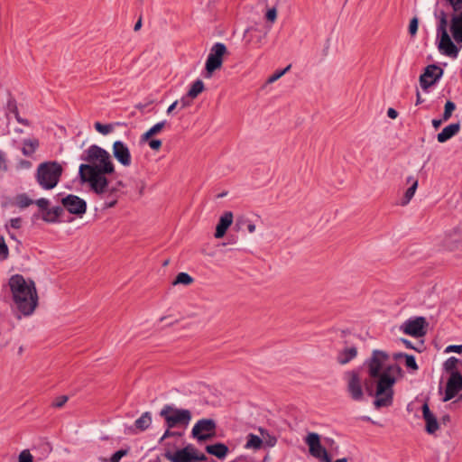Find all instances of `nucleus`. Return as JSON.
I'll return each instance as SVG.
<instances>
[{"instance_id":"obj_1","label":"nucleus","mask_w":462,"mask_h":462,"mask_svg":"<svg viewBox=\"0 0 462 462\" xmlns=\"http://www.w3.org/2000/svg\"><path fill=\"white\" fill-rule=\"evenodd\" d=\"M86 162L79 169V175L83 183H88L95 193L103 195L107 191L108 180L106 175L116 171L110 153L104 148L92 144L81 154Z\"/></svg>"},{"instance_id":"obj_2","label":"nucleus","mask_w":462,"mask_h":462,"mask_svg":"<svg viewBox=\"0 0 462 462\" xmlns=\"http://www.w3.org/2000/svg\"><path fill=\"white\" fill-rule=\"evenodd\" d=\"M389 359V355L383 350H374L372 356L365 365L368 368V374L372 378H377L376 399L374 405L377 408L390 406L393 402V386L395 383V374H402V368L398 365L387 366L383 372L382 369L385 362Z\"/></svg>"},{"instance_id":"obj_3","label":"nucleus","mask_w":462,"mask_h":462,"mask_svg":"<svg viewBox=\"0 0 462 462\" xmlns=\"http://www.w3.org/2000/svg\"><path fill=\"white\" fill-rule=\"evenodd\" d=\"M16 310L23 316L32 315L38 305V294L32 281H26L23 275L11 276L8 282Z\"/></svg>"},{"instance_id":"obj_4","label":"nucleus","mask_w":462,"mask_h":462,"mask_svg":"<svg viewBox=\"0 0 462 462\" xmlns=\"http://www.w3.org/2000/svg\"><path fill=\"white\" fill-rule=\"evenodd\" d=\"M62 172L63 168L58 162H44L38 165L35 178L42 189L49 190L57 186Z\"/></svg>"},{"instance_id":"obj_5","label":"nucleus","mask_w":462,"mask_h":462,"mask_svg":"<svg viewBox=\"0 0 462 462\" xmlns=\"http://www.w3.org/2000/svg\"><path fill=\"white\" fill-rule=\"evenodd\" d=\"M160 416L164 419L168 429L178 426L187 427L191 420V412L187 409H178L171 404H166L160 411Z\"/></svg>"},{"instance_id":"obj_6","label":"nucleus","mask_w":462,"mask_h":462,"mask_svg":"<svg viewBox=\"0 0 462 462\" xmlns=\"http://www.w3.org/2000/svg\"><path fill=\"white\" fill-rule=\"evenodd\" d=\"M226 53V47L222 42L215 43L207 58L205 69L207 79H210L215 70L219 69L223 64V56Z\"/></svg>"},{"instance_id":"obj_7","label":"nucleus","mask_w":462,"mask_h":462,"mask_svg":"<svg viewBox=\"0 0 462 462\" xmlns=\"http://www.w3.org/2000/svg\"><path fill=\"white\" fill-rule=\"evenodd\" d=\"M164 457L171 462H199L207 459L203 453H199L192 446H187L175 453L166 452Z\"/></svg>"},{"instance_id":"obj_8","label":"nucleus","mask_w":462,"mask_h":462,"mask_svg":"<svg viewBox=\"0 0 462 462\" xmlns=\"http://www.w3.org/2000/svg\"><path fill=\"white\" fill-rule=\"evenodd\" d=\"M305 442L309 447L310 454L322 462H331L327 449L321 445L320 436L316 432H310L305 438Z\"/></svg>"},{"instance_id":"obj_9","label":"nucleus","mask_w":462,"mask_h":462,"mask_svg":"<svg viewBox=\"0 0 462 462\" xmlns=\"http://www.w3.org/2000/svg\"><path fill=\"white\" fill-rule=\"evenodd\" d=\"M429 324L424 317H415L407 319L401 327L406 335L421 337L427 334Z\"/></svg>"},{"instance_id":"obj_10","label":"nucleus","mask_w":462,"mask_h":462,"mask_svg":"<svg viewBox=\"0 0 462 462\" xmlns=\"http://www.w3.org/2000/svg\"><path fill=\"white\" fill-rule=\"evenodd\" d=\"M346 391L352 400L361 402L364 399L362 381L359 374L355 371L346 373Z\"/></svg>"},{"instance_id":"obj_11","label":"nucleus","mask_w":462,"mask_h":462,"mask_svg":"<svg viewBox=\"0 0 462 462\" xmlns=\"http://www.w3.org/2000/svg\"><path fill=\"white\" fill-rule=\"evenodd\" d=\"M216 422L212 419L198 420L192 428V435L199 440H207L215 434Z\"/></svg>"},{"instance_id":"obj_12","label":"nucleus","mask_w":462,"mask_h":462,"mask_svg":"<svg viewBox=\"0 0 462 462\" xmlns=\"http://www.w3.org/2000/svg\"><path fill=\"white\" fill-rule=\"evenodd\" d=\"M438 37V50L439 51L447 57L451 59H457L461 50L462 44H456L452 42L448 33H443V35Z\"/></svg>"},{"instance_id":"obj_13","label":"nucleus","mask_w":462,"mask_h":462,"mask_svg":"<svg viewBox=\"0 0 462 462\" xmlns=\"http://www.w3.org/2000/svg\"><path fill=\"white\" fill-rule=\"evenodd\" d=\"M61 204L66 210L73 215L81 217L87 210L86 201L76 195L69 194L66 196L61 199Z\"/></svg>"},{"instance_id":"obj_14","label":"nucleus","mask_w":462,"mask_h":462,"mask_svg":"<svg viewBox=\"0 0 462 462\" xmlns=\"http://www.w3.org/2000/svg\"><path fill=\"white\" fill-rule=\"evenodd\" d=\"M443 75V69L437 65L431 64L426 67L424 72L420 76V84L422 89L427 90L434 85Z\"/></svg>"},{"instance_id":"obj_15","label":"nucleus","mask_w":462,"mask_h":462,"mask_svg":"<svg viewBox=\"0 0 462 462\" xmlns=\"http://www.w3.org/2000/svg\"><path fill=\"white\" fill-rule=\"evenodd\" d=\"M460 391H462V374L459 371H453L448 379L444 402L453 399Z\"/></svg>"},{"instance_id":"obj_16","label":"nucleus","mask_w":462,"mask_h":462,"mask_svg":"<svg viewBox=\"0 0 462 462\" xmlns=\"http://www.w3.org/2000/svg\"><path fill=\"white\" fill-rule=\"evenodd\" d=\"M112 152L116 160L124 167H129L132 164L130 150L124 142L116 141L113 143Z\"/></svg>"},{"instance_id":"obj_17","label":"nucleus","mask_w":462,"mask_h":462,"mask_svg":"<svg viewBox=\"0 0 462 462\" xmlns=\"http://www.w3.org/2000/svg\"><path fill=\"white\" fill-rule=\"evenodd\" d=\"M450 32L457 44H462V10L454 13L450 19Z\"/></svg>"},{"instance_id":"obj_18","label":"nucleus","mask_w":462,"mask_h":462,"mask_svg":"<svg viewBox=\"0 0 462 462\" xmlns=\"http://www.w3.org/2000/svg\"><path fill=\"white\" fill-rule=\"evenodd\" d=\"M422 416L426 422V431L429 434H434L439 429V425L427 402H424L422 405Z\"/></svg>"},{"instance_id":"obj_19","label":"nucleus","mask_w":462,"mask_h":462,"mask_svg":"<svg viewBox=\"0 0 462 462\" xmlns=\"http://www.w3.org/2000/svg\"><path fill=\"white\" fill-rule=\"evenodd\" d=\"M233 213L231 211H226L220 217L219 221L216 227L215 237L221 238L226 233V230L233 223Z\"/></svg>"},{"instance_id":"obj_20","label":"nucleus","mask_w":462,"mask_h":462,"mask_svg":"<svg viewBox=\"0 0 462 462\" xmlns=\"http://www.w3.org/2000/svg\"><path fill=\"white\" fill-rule=\"evenodd\" d=\"M460 131V124L454 123L447 125L442 129L440 133L437 135V140L439 143H443L451 139L453 136L457 134Z\"/></svg>"},{"instance_id":"obj_21","label":"nucleus","mask_w":462,"mask_h":462,"mask_svg":"<svg viewBox=\"0 0 462 462\" xmlns=\"http://www.w3.org/2000/svg\"><path fill=\"white\" fill-rule=\"evenodd\" d=\"M357 356V347L355 346H349L340 350L337 356V361L340 365H346L351 360L356 358Z\"/></svg>"},{"instance_id":"obj_22","label":"nucleus","mask_w":462,"mask_h":462,"mask_svg":"<svg viewBox=\"0 0 462 462\" xmlns=\"http://www.w3.org/2000/svg\"><path fill=\"white\" fill-rule=\"evenodd\" d=\"M206 450L208 454L213 455L219 459H223L228 452V448L223 443H216L208 445L206 447Z\"/></svg>"},{"instance_id":"obj_23","label":"nucleus","mask_w":462,"mask_h":462,"mask_svg":"<svg viewBox=\"0 0 462 462\" xmlns=\"http://www.w3.org/2000/svg\"><path fill=\"white\" fill-rule=\"evenodd\" d=\"M39 147V141L37 139H25L23 142L22 152L24 156L32 155Z\"/></svg>"},{"instance_id":"obj_24","label":"nucleus","mask_w":462,"mask_h":462,"mask_svg":"<svg viewBox=\"0 0 462 462\" xmlns=\"http://www.w3.org/2000/svg\"><path fill=\"white\" fill-rule=\"evenodd\" d=\"M407 182L411 183V186L406 190L404 194V200L402 205H407L411 201L418 188V180L413 176H409L407 178Z\"/></svg>"},{"instance_id":"obj_25","label":"nucleus","mask_w":462,"mask_h":462,"mask_svg":"<svg viewBox=\"0 0 462 462\" xmlns=\"http://www.w3.org/2000/svg\"><path fill=\"white\" fill-rule=\"evenodd\" d=\"M62 212H63V208L60 207H54L50 209L48 208L44 212V214L42 216V219L49 223H54L58 220V218L62 214Z\"/></svg>"},{"instance_id":"obj_26","label":"nucleus","mask_w":462,"mask_h":462,"mask_svg":"<svg viewBox=\"0 0 462 462\" xmlns=\"http://www.w3.org/2000/svg\"><path fill=\"white\" fill-rule=\"evenodd\" d=\"M166 121H161L155 124L153 126H152L148 131H146L144 134L141 136V141L147 142L150 140V138L157 134H159L163 127L166 125Z\"/></svg>"},{"instance_id":"obj_27","label":"nucleus","mask_w":462,"mask_h":462,"mask_svg":"<svg viewBox=\"0 0 462 462\" xmlns=\"http://www.w3.org/2000/svg\"><path fill=\"white\" fill-rule=\"evenodd\" d=\"M152 424V415L150 411L143 412L140 418H138L134 421L135 427L140 430L141 431H143L147 430L150 425Z\"/></svg>"},{"instance_id":"obj_28","label":"nucleus","mask_w":462,"mask_h":462,"mask_svg":"<svg viewBox=\"0 0 462 462\" xmlns=\"http://www.w3.org/2000/svg\"><path fill=\"white\" fill-rule=\"evenodd\" d=\"M401 358H404L405 365L408 369L411 370L412 372H415L419 369V366L413 356L405 353H398L394 355V359L399 360Z\"/></svg>"},{"instance_id":"obj_29","label":"nucleus","mask_w":462,"mask_h":462,"mask_svg":"<svg viewBox=\"0 0 462 462\" xmlns=\"http://www.w3.org/2000/svg\"><path fill=\"white\" fill-rule=\"evenodd\" d=\"M204 89H205V85H204L203 81L201 79H197L191 84V86L187 93V97H190L191 99H194L199 94H201L204 91Z\"/></svg>"},{"instance_id":"obj_30","label":"nucleus","mask_w":462,"mask_h":462,"mask_svg":"<svg viewBox=\"0 0 462 462\" xmlns=\"http://www.w3.org/2000/svg\"><path fill=\"white\" fill-rule=\"evenodd\" d=\"M448 32V18L445 12H440L439 16V23L437 26V36L443 35Z\"/></svg>"},{"instance_id":"obj_31","label":"nucleus","mask_w":462,"mask_h":462,"mask_svg":"<svg viewBox=\"0 0 462 462\" xmlns=\"http://www.w3.org/2000/svg\"><path fill=\"white\" fill-rule=\"evenodd\" d=\"M262 445H263V440L257 435L250 433L247 436V441L245 444L246 448L259 449V448H261Z\"/></svg>"},{"instance_id":"obj_32","label":"nucleus","mask_w":462,"mask_h":462,"mask_svg":"<svg viewBox=\"0 0 462 462\" xmlns=\"http://www.w3.org/2000/svg\"><path fill=\"white\" fill-rule=\"evenodd\" d=\"M194 279L187 273H180L177 274L175 280L172 282L173 285L183 284L189 285L193 282Z\"/></svg>"},{"instance_id":"obj_33","label":"nucleus","mask_w":462,"mask_h":462,"mask_svg":"<svg viewBox=\"0 0 462 462\" xmlns=\"http://www.w3.org/2000/svg\"><path fill=\"white\" fill-rule=\"evenodd\" d=\"M15 204L21 208H24L32 204V200L25 194H20L15 198Z\"/></svg>"},{"instance_id":"obj_34","label":"nucleus","mask_w":462,"mask_h":462,"mask_svg":"<svg viewBox=\"0 0 462 462\" xmlns=\"http://www.w3.org/2000/svg\"><path fill=\"white\" fill-rule=\"evenodd\" d=\"M455 109H456V105L454 102H452L450 100L446 102L445 107H444V113L442 115L444 122L448 121L451 117L452 113L454 112Z\"/></svg>"},{"instance_id":"obj_35","label":"nucleus","mask_w":462,"mask_h":462,"mask_svg":"<svg viewBox=\"0 0 462 462\" xmlns=\"http://www.w3.org/2000/svg\"><path fill=\"white\" fill-rule=\"evenodd\" d=\"M457 364H458V359L455 356H451V357L448 358L447 361L445 362V364H444L445 369L447 371L450 372V374H451L453 371H457Z\"/></svg>"},{"instance_id":"obj_36","label":"nucleus","mask_w":462,"mask_h":462,"mask_svg":"<svg viewBox=\"0 0 462 462\" xmlns=\"http://www.w3.org/2000/svg\"><path fill=\"white\" fill-rule=\"evenodd\" d=\"M94 126L98 133L104 135L109 134L113 130V126L111 125H103L100 122H96Z\"/></svg>"},{"instance_id":"obj_37","label":"nucleus","mask_w":462,"mask_h":462,"mask_svg":"<svg viewBox=\"0 0 462 462\" xmlns=\"http://www.w3.org/2000/svg\"><path fill=\"white\" fill-rule=\"evenodd\" d=\"M109 197H111V199L105 201L106 208H113L117 202L116 189L115 188L109 190Z\"/></svg>"},{"instance_id":"obj_38","label":"nucleus","mask_w":462,"mask_h":462,"mask_svg":"<svg viewBox=\"0 0 462 462\" xmlns=\"http://www.w3.org/2000/svg\"><path fill=\"white\" fill-rule=\"evenodd\" d=\"M291 69V65H288L284 69L282 70H280V71H276L274 72L273 75H271L268 79H267V83L268 84H272L273 82H275L276 80H278L282 76H283L289 69Z\"/></svg>"},{"instance_id":"obj_39","label":"nucleus","mask_w":462,"mask_h":462,"mask_svg":"<svg viewBox=\"0 0 462 462\" xmlns=\"http://www.w3.org/2000/svg\"><path fill=\"white\" fill-rule=\"evenodd\" d=\"M9 251L5 238L0 236V260H5L8 257Z\"/></svg>"},{"instance_id":"obj_40","label":"nucleus","mask_w":462,"mask_h":462,"mask_svg":"<svg viewBox=\"0 0 462 462\" xmlns=\"http://www.w3.org/2000/svg\"><path fill=\"white\" fill-rule=\"evenodd\" d=\"M18 462H33V457L28 449H24L20 453Z\"/></svg>"},{"instance_id":"obj_41","label":"nucleus","mask_w":462,"mask_h":462,"mask_svg":"<svg viewBox=\"0 0 462 462\" xmlns=\"http://www.w3.org/2000/svg\"><path fill=\"white\" fill-rule=\"evenodd\" d=\"M127 453L128 451L126 449L117 450L110 457L109 462H119Z\"/></svg>"},{"instance_id":"obj_42","label":"nucleus","mask_w":462,"mask_h":462,"mask_svg":"<svg viewBox=\"0 0 462 462\" xmlns=\"http://www.w3.org/2000/svg\"><path fill=\"white\" fill-rule=\"evenodd\" d=\"M454 13L462 10V0H446Z\"/></svg>"},{"instance_id":"obj_43","label":"nucleus","mask_w":462,"mask_h":462,"mask_svg":"<svg viewBox=\"0 0 462 462\" xmlns=\"http://www.w3.org/2000/svg\"><path fill=\"white\" fill-rule=\"evenodd\" d=\"M419 20L417 17H413L409 24V32L411 36H414L418 31Z\"/></svg>"},{"instance_id":"obj_44","label":"nucleus","mask_w":462,"mask_h":462,"mask_svg":"<svg viewBox=\"0 0 462 462\" xmlns=\"http://www.w3.org/2000/svg\"><path fill=\"white\" fill-rule=\"evenodd\" d=\"M68 401V397L65 395L59 396L53 402V406L57 408L62 407Z\"/></svg>"},{"instance_id":"obj_45","label":"nucleus","mask_w":462,"mask_h":462,"mask_svg":"<svg viewBox=\"0 0 462 462\" xmlns=\"http://www.w3.org/2000/svg\"><path fill=\"white\" fill-rule=\"evenodd\" d=\"M148 143L150 148L154 151H158L162 147V141L159 139H152Z\"/></svg>"},{"instance_id":"obj_46","label":"nucleus","mask_w":462,"mask_h":462,"mask_svg":"<svg viewBox=\"0 0 462 462\" xmlns=\"http://www.w3.org/2000/svg\"><path fill=\"white\" fill-rule=\"evenodd\" d=\"M36 205L42 210H47L48 209V206H49V200L46 199H39L36 200Z\"/></svg>"},{"instance_id":"obj_47","label":"nucleus","mask_w":462,"mask_h":462,"mask_svg":"<svg viewBox=\"0 0 462 462\" xmlns=\"http://www.w3.org/2000/svg\"><path fill=\"white\" fill-rule=\"evenodd\" d=\"M445 351L447 353L455 352V353L460 354V353H462V345H450V346H447Z\"/></svg>"},{"instance_id":"obj_48","label":"nucleus","mask_w":462,"mask_h":462,"mask_svg":"<svg viewBox=\"0 0 462 462\" xmlns=\"http://www.w3.org/2000/svg\"><path fill=\"white\" fill-rule=\"evenodd\" d=\"M240 223H244V224L246 225V228H247L249 233H254L255 231L256 226L250 220H248V219H242V220H240Z\"/></svg>"},{"instance_id":"obj_49","label":"nucleus","mask_w":462,"mask_h":462,"mask_svg":"<svg viewBox=\"0 0 462 462\" xmlns=\"http://www.w3.org/2000/svg\"><path fill=\"white\" fill-rule=\"evenodd\" d=\"M276 16H277V13L274 8L269 9L266 13V18L271 22H273L276 19Z\"/></svg>"},{"instance_id":"obj_50","label":"nucleus","mask_w":462,"mask_h":462,"mask_svg":"<svg viewBox=\"0 0 462 462\" xmlns=\"http://www.w3.org/2000/svg\"><path fill=\"white\" fill-rule=\"evenodd\" d=\"M21 223H22V220L21 218L19 217H15V218H12L10 220V226L13 227V228H15V229H18L21 227Z\"/></svg>"},{"instance_id":"obj_51","label":"nucleus","mask_w":462,"mask_h":462,"mask_svg":"<svg viewBox=\"0 0 462 462\" xmlns=\"http://www.w3.org/2000/svg\"><path fill=\"white\" fill-rule=\"evenodd\" d=\"M178 101H179V106H178L180 107V109H183V108H185V107L189 106V102L187 100L186 97H182V98H180Z\"/></svg>"},{"instance_id":"obj_52","label":"nucleus","mask_w":462,"mask_h":462,"mask_svg":"<svg viewBox=\"0 0 462 462\" xmlns=\"http://www.w3.org/2000/svg\"><path fill=\"white\" fill-rule=\"evenodd\" d=\"M387 116H388L391 119H395V118L398 116V112H397L394 108L390 107V108L387 110Z\"/></svg>"},{"instance_id":"obj_53","label":"nucleus","mask_w":462,"mask_h":462,"mask_svg":"<svg viewBox=\"0 0 462 462\" xmlns=\"http://www.w3.org/2000/svg\"><path fill=\"white\" fill-rule=\"evenodd\" d=\"M0 169H6L5 153L0 152Z\"/></svg>"},{"instance_id":"obj_54","label":"nucleus","mask_w":462,"mask_h":462,"mask_svg":"<svg viewBox=\"0 0 462 462\" xmlns=\"http://www.w3.org/2000/svg\"><path fill=\"white\" fill-rule=\"evenodd\" d=\"M174 435H175V432L171 431V429H168V428H167V430H165V432H164V434L162 435V439H162V440H163V439H167V438H169V437H172V436H174Z\"/></svg>"},{"instance_id":"obj_55","label":"nucleus","mask_w":462,"mask_h":462,"mask_svg":"<svg viewBox=\"0 0 462 462\" xmlns=\"http://www.w3.org/2000/svg\"><path fill=\"white\" fill-rule=\"evenodd\" d=\"M179 106V101H174L167 109V114H171Z\"/></svg>"},{"instance_id":"obj_56","label":"nucleus","mask_w":462,"mask_h":462,"mask_svg":"<svg viewBox=\"0 0 462 462\" xmlns=\"http://www.w3.org/2000/svg\"><path fill=\"white\" fill-rule=\"evenodd\" d=\"M442 122H443V118L442 119H433L432 125L435 129H438L441 125Z\"/></svg>"},{"instance_id":"obj_57","label":"nucleus","mask_w":462,"mask_h":462,"mask_svg":"<svg viewBox=\"0 0 462 462\" xmlns=\"http://www.w3.org/2000/svg\"><path fill=\"white\" fill-rule=\"evenodd\" d=\"M141 27H142V17H140V18L138 19V21L135 23L134 27V30L135 32H137V31H139V30L141 29Z\"/></svg>"},{"instance_id":"obj_58","label":"nucleus","mask_w":462,"mask_h":462,"mask_svg":"<svg viewBox=\"0 0 462 462\" xmlns=\"http://www.w3.org/2000/svg\"><path fill=\"white\" fill-rule=\"evenodd\" d=\"M402 343L405 345L407 348L415 349V347L412 346L411 342L408 339H402Z\"/></svg>"},{"instance_id":"obj_59","label":"nucleus","mask_w":462,"mask_h":462,"mask_svg":"<svg viewBox=\"0 0 462 462\" xmlns=\"http://www.w3.org/2000/svg\"><path fill=\"white\" fill-rule=\"evenodd\" d=\"M417 98H416V106L421 104L424 102V100L421 98L420 94L419 91H417Z\"/></svg>"},{"instance_id":"obj_60","label":"nucleus","mask_w":462,"mask_h":462,"mask_svg":"<svg viewBox=\"0 0 462 462\" xmlns=\"http://www.w3.org/2000/svg\"><path fill=\"white\" fill-rule=\"evenodd\" d=\"M16 119H17V121H18L19 123H21V124H23V125H29V123H28V121H27V120L22 119V118H20L19 116H16Z\"/></svg>"},{"instance_id":"obj_61","label":"nucleus","mask_w":462,"mask_h":462,"mask_svg":"<svg viewBox=\"0 0 462 462\" xmlns=\"http://www.w3.org/2000/svg\"><path fill=\"white\" fill-rule=\"evenodd\" d=\"M363 420L372 422L373 424H377L370 417H367V416L363 417Z\"/></svg>"},{"instance_id":"obj_62","label":"nucleus","mask_w":462,"mask_h":462,"mask_svg":"<svg viewBox=\"0 0 462 462\" xmlns=\"http://www.w3.org/2000/svg\"><path fill=\"white\" fill-rule=\"evenodd\" d=\"M336 462H347L346 458H340V459H337Z\"/></svg>"},{"instance_id":"obj_63","label":"nucleus","mask_w":462,"mask_h":462,"mask_svg":"<svg viewBox=\"0 0 462 462\" xmlns=\"http://www.w3.org/2000/svg\"><path fill=\"white\" fill-rule=\"evenodd\" d=\"M449 420V416H448V415L444 416V417L442 418V420H443V421H446V420Z\"/></svg>"},{"instance_id":"obj_64","label":"nucleus","mask_w":462,"mask_h":462,"mask_svg":"<svg viewBox=\"0 0 462 462\" xmlns=\"http://www.w3.org/2000/svg\"><path fill=\"white\" fill-rule=\"evenodd\" d=\"M224 196H226V193H221V194L218 195L219 198H222Z\"/></svg>"}]
</instances>
